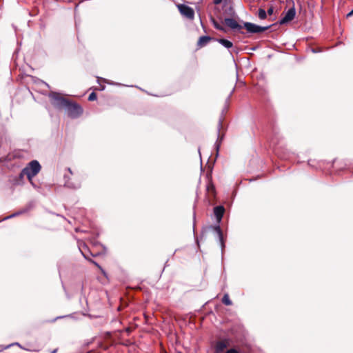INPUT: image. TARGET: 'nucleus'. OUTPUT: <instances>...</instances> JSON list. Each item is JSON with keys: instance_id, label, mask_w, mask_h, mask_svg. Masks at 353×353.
<instances>
[{"instance_id": "c85d7f7f", "label": "nucleus", "mask_w": 353, "mask_h": 353, "mask_svg": "<svg viewBox=\"0 0 353 353\" xmlns=\"http://www.w3.org/2000/svg\"><path fill=\"white\" fill-rule=\"evenodd\" d=\"M105 89V86H103L101 90H104Z\"/></svg>"}, {"instance_id": "f3484780", "label": "nucleus", "mask_w": 353, "mask_h": 353, "mask_svg": "<svg viewBox=\"0 0 353 353\" xmlns=\"http://www.w3.org/2000/svg\"><path fill=\"white\" fill-rule=\"evenodd\" d=\"M258 17L260 19H265L267 17V12L264 9L259 8L258 11Z\"/></svg>"}, {"instance_id": "aec40b11", "label": "nucleus", "mask_w": 353, "mask_h": 353, "mask_svg": "<svg viewBox=\"0 0 353 353\" xmlns=\"http://www.w3.org/2000/svg\"><path fill=\"white\" fill-rule=\"evenodd\" d=\"M97 94L94 92H92L88 97V100L94 101L97 99Z\"/></svg>"}, {"instance_id": "ddd939ff", "label": "nucleus", "mask_w": 353, "mask_h": 353, "mask_svg": "<svg viewBox=\"0 0 353 353\" xmlns=\"http://www.w3.org/2000/svg\"><path fill=\"white\" fill-rule=\"evenodd\" d=\"M221 125H222V123H221V121L220 120L219 122V128H218V139H217L216 142L215 143V148L216 150V156L218 155L219 150L221 146V141L222 139V138L220 137V135H219V131H220V128H221Z\"/></svg>"}, {"instance_id": "dca6fc26", "label": "nucleus", "mask_w": 353, "mask_h": 353, "mask_svg": "<svg viewBox=\"0 0 353 353\" xmlns=\"http://www.w3.org/2000/svg\"><path fill=\"white\" fill-rule=\"evenodd\" d=\"M222 303L225 305H231L232 302L230 299L229 295L228 294H225L222 299Z\"/></svg>"}, {"instance_id": "0eeeda50", "label": "nucleus", "mask_w": 353, "mask_h": 353, "mask_svg": "<svg viewBox=\"0 0 353 353\" xmlns=\"http://www.w3.org/2000/svg\"><path fill=\"white\" fill-rule=\"evenodd\" d=\"M210 228L213 229L214 233L217 236L218 240H219V241L220 243V245L221 247V250L223 251L225 248V243L223 241V232L220 228L219 223H218L217 225L211 226Z\"/></svg>"}, {"instance_id": "6e6552de", "label": "nucleus", "mask_w": 353, "mask_h": 353, "mask_svg": "<svg viewBox=\"0 0 353 353\" xmlns=\"http://www.w3.org/2000/svg\"><path fill=\"white\" fill-rule=\"evenodd\" d=\"M225 24L232 30H240L242 26L239 25L237 21L232 18H225L224 19Z\"/></svg>"}, {"instance_id": "f03ea898", "label": "nucleus", "mask_w": 353, "mask_h": 353, "mask_svg": "<svg viewBox=\"0 0 353 353\" xmlns=\"http://www.w3.org/2000/svg\"><path fill=\"white\" fill-rule=\"evenodd\" d=\"M49 97L54 107L58 109L65 108L69 100L61 97L59 93L52 92L49 94Z\"/></svg>"}, {"instance_id": "7ed1b4c3", "label": "nucleus", "mask_w": 353, "mask_h": 353, "mask_svg": "<svg viewBox=\"0 0 353 353\" xmlns=\"http://www.w3.org/2000/svg\"><path fill=\"white\" fill-rule=\"evenodd\" d=\"M68 115L71 118H77L83 113V109L79 104L69 101L65 108Z\"/></svg>"}, {"instance_id": "bb28decb", "label": "nucleus", "mask_w": 353, "mask_h": 353, "mask_svg": "<svg viewBox=\"0 0 353 353\" xmlns=\"http://www.w3.org/2000/svg\"><path fill=\"white\" fill-rule=\"evenodd\" d=\"M353 14V10L347 14V17Z\"/></svg>"}, {"instance_id": "39448f33", "label": "nucleus", "mask_w": 353, "mask_h": 353, "mask_svg": "<svg viewBox=\"0 0 353 353\" xmlns=\"http://www.w3.org/2000/svg\"><path fill=\"white\" fill-rule=\"evenodd\" d=\"M177 8L181 14L189 19H193L194 17V10L188 6L179 4Z\"/></svg>"}, {"instance_id": "f8f14e48", "label": "nucleus", "mask_w": 353, "mask_h": 353, "mask_svg": "<svg viewBox=\"0 0 353 353\" xmlns=\"http://www.w3.org/2000/svg\"><path fill=\"white\" fill-rule=\"evenodd\" d=\"M227 347V344L225 341H218L215 345V352L221 353Z\"/></svg>"}, {"instance_id": "6ab92c4d", "label": "nucleus", "mask_w": 353, "mask_h": 353, "mask_svg": "<svg viewBox=\"0 0 353 353\" xmlns=\"http://www.w3.org/2000/svg\"><path fill=\"white\" fill-rule=\"evenodd\" d=\"M26 212V210H22V211H19V212H17L13 213V214H12L11 215H10V216H8L5 217V218L3 219V220H6V219H10V218L14 217V216H18V215H19V214H23V212Z\"/></svg>"}, {"instance_id": "1a4fd4ad", "label": "nucleus", "mask_w": 353, "mask_h": 353, "mask_svg": "<svg viewBox=\"0 0 353 353\" xmlns=\"http://www.w3.org/2000/svg\"><path fill=\"white\" fill-rule=\"evenodd\" d=\"M224 212H225V208L222 205H218L214 208V214L216 216L218 223H220V222L221 221Z\"/></svg>"}, {"instance_id": "f257e3e1", "label": "nucleus", "mask_w": 353, "mask_h": 353, "mask_svg": "<svg viewBox=\"0 0 353 353\" xmlns=\"http://www.w3.org/2000/svg\"><path fill=\"white\" fill-rule=\"evenodd\" d=\"M41 165L37 160L30 161L28 165L22 170L23 174H26L28 181L34 185L32 179L41 170Z\"/></svg>"}, {"instance_id": "412c9836", "label": "nucleus", "mask_w": 353, "mask_h": 353, "mask_svg": "<svg viewBox=\"0 0 353 353\" xmlns=\"http://www.w3.org/2000/svg\"><path fill=\"white\" fill-rule=\"evenodd\" d=\"M92 262L101 270L103 275H105V276L106 275L105 272L102 269V268L97 262L93 261H92Z\"/></svg>"}, {"instance_id": "4be33fe9", "label": "nucleus", "mask_w": 353, "mask_h": 353, "mask_svg": "<svg viewBox=\"0 0 353 353\" xmlns=\"http://www.w3.org/2000/svg\"><path fill=\"white\" fill-rule=\"evenodd\" d=\"M267 14L272 15L274 12V8L271 6L268 8V11L266 12Z\"/></svg>"}, {"instance_id": "393cba45", "label": "nucleus", "mask_w": 353, "mask_h": 353, "mask_svg": "<svg viewBox=\"0 0 353 353\" xmlns=\"http://www.w3.org/2000/svg\"><path fill=\"white\" fill-rule=\"evenodd\" d=\"M13 345V344H10V345H7V346H6V347H3L0 346V352H1V351H2L3 350H4V349H7V348H8L10 346H11V345Z\"/></svg>"}, {"instance_id": "a211bd4d", "label": "nucleus", "mask_w": 353, "mask_h": 353, "mask_svg": "<svg viewBox=\"0 0 353 353\" xmlns=\"http://www.w3.org/2000/svg\"><path fill=\"white\" fill-rule=\"evenodd\" d=\"M212 23H213V26L216 29V30H221V31H223V32H226L225 28L220 25L217 21H216L215 20H213L212 21Z\"/></svg>"}, {"instance_id": "a878e982", "label": "nucleus", "mask_w": 353, "mask_h": 353, "mask_svg": "<svg viewBox=\"0 0 353 353\" xmlns=\"http://www.w3.org/2000/svg\"><path fill=\"white\" fill-rule=\"evenodd\" d=\"M223 0H214V3L216 5L220 4Z\"/></svg>"}, {"instance_id": "9b49d317", "label": "nucleus", "mask_w": 353, "mask_h": 353, "mask_svg": "<svg viewBox=\"0 0 353 353\" xmlns=\"http://www.w3.org/2000/svg\"><path fill=\"white\" fill-rule=\"evenodd\" d=\"M212 38L209 36H202L199 39L197 42V46L199 48L203 47L206 46L210 41Z\"/></svg>"}, {"instance_id": "423d86ee", "label": "nucleus", "mask_w": 353, "mask_h": 353, "mask_svg": "<svg viewBox=\"0 0 353 353\" xmlns=\"http://www.w3.org/2000/svg\"><path fill=\"white\" fill-rule=\"evenodd\" d=\"M296 15V10L295 8L293 6L292 8H290L287 13L285 14V17H283L280 21L279 23L281 25L285 24L288 23L289 21L293 20Z\"/></svg>"}, {"instance_id": "cd10ccee", "label": "nucleus", "mask_w": 353, "mask_h": 353, "mask_svg": "<svg viewBox=\"0 0 353 353\" xmlns=\"http://www.w3.org/2000/svg\"><path fill=\"white\" fill-rule=\"evenodd\" d=\"M108 83L112 84V85H114V84H115V83H113V82H111V83H110V82H108Z\"/></svg>"}, {"instance_id": "2eb2a0df", "label": "nucleus", "mask_w": 353, "mask_h": 353, "mask_svg": "<svg viewBox=\"0 0 353 353\" xmlns=\"http://www.w3.org/2000/svg\"><path fill=\"white\" fill-rule=\"evenodd\" d=\"M67 171L68 172V173H65L63 175L64 182L67 181L68 180H70L72 179L71 176L74 175V172L70 168H67Z\"/></svg>"}, {"instance_id": "9d476101", "label": "nucleus", "mask_w": 353, "mask_h": 353, "mask_svg": "<svg viewBox=\"0 0 353 353\" xmlns=\"http://www.w3.org/2000/svg\"><path fill=\"white\" fill-rule=\"evenodd\" d=\"M64 186L70 189H78L81 187V181L79 180L73 181L71 179L64 182Z\"/></svg>"}, {"instance_id": "5701e85b", "label": "nucleus", "mask_w": 353, "mask_h": 353, "mask_svg": "<svg viewBox=\"0 0 353 353\" xmlns=\"http://www.w3.org/2000/svg\"><path fill=\"white\" fill-rule=\"evenodd\" d=\"M225 353H239L236 350L232 348L228 350Z\"/></svg>"}, {"instance_id": "b1692460", "label": "nucleus", "mask_w": 353, "mask_h": 353, "mask_svg": "<svg viewBox=\"0 0 353 353\" xmlns=\"http://www.w3.org/2000/svg\"><path fill=\"white\" fill-rule=\"evenodd\" d=\"M24 176H26V174H23V173H22V170H21V172H20V173H19V179H20V180H22V179H23Z\"/></svg>"}, {"instance_id": "4468645a", "label": "nucleus", "mask_w": 353, "mask_h": 353, "mask_svg": "<svg viewBox=\"0 0 353 353\" xmlns=\"http://www.w3.org/2000/svg\"><path fill=\"white\" fill-rule=\"evenodd\" d=\"M217 41L219 43H221L223 46H224L225 48H226L228 49H229L233 46V43L231 41H230L229 40L225 39H217Z\"/></svg>"}, {"instance_id": "20e7f679", "label": "nucleus", "mask_w": 353, "mask_h": 353, "mask_svg": "<svg viewBox=\"0 0 353 353\" xmlns=\"http://www.w3.org/2000/svg\"><path fill=\"white\" fill-rule=\"evenodd\" d=\"M243 26L249 33L256 34L261 33L267 30L270 26H261L250 22H244Z\"/></svg>"}]
</instances>
